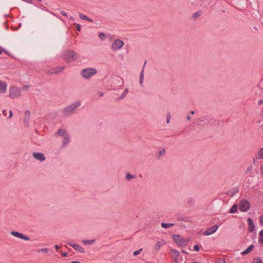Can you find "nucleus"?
Returning a JSON list of instances; mask_svg holds the SVG:
<instances>
[{"label": "nucleus", "mask_w": 263, "mask_h": 263, "mask_svg": "<svg viewBox=\"0 0 263 263\" xmlns=\"http://www.w3.org/2000/svg\"><path fill=\"white\" fill-rule=\"evenodd\" d=\"M63 57L64 60L67 62H70L77 60L79 54L72 50H67L64 52Z\"/></svg>", "instance_id": "1"}, {"label": "nucleus", "mask_w": 263, "mask_h": 263, "mask_svg": "<svg viewBox=\"0 0 263 263\" xmlns=\"http://www.w3.org/2000/svg\"><path fill=\"white\" fill-rule=\"evenodd\" d=\"M172 238L174 242L179 246L183 247L186 245L190 239L186 240L182 236L178 234H173Z\"/></svg>", "instance_id": "2"}, {"label": "nucleus", "mask_w": 263, "mask_h": 263, "mask_svg": "<svg viewBox=\"0 0 263 263\" xmlns=\"http://www.w3.org/2000/svg\"><path fill=\"white\" fill-rule=\"evenodd\" d=\"M97 72L96 69L93 68H87L81 71V74L84 78L87 79L94 76Z\"/></svg>", "instance_id": "3"}, {"label": "nucleus", "mask_w": 263, "mask_h": 263, "mask_svg": "<svg viewBox=\"0 0 263 263\" xmlns=\"http://www.w3.org/2000/svg\"><path fill=\"white\" fill-rule=\"evenodd\" d=\"M80 105V103L79 102H75L73 104H72L64 109L63 112L66 115H69L71 114L76 108L79 107Z\"/></svg>", "instance_id": "4"}, {"label": "nucleus", "mask_w": 263, "mask_h": 263, "mask_svg": "<svg viewBox=\"0 0 263 263\" xmlns=\"http://www.w3.org/2000/svg\"><path fill=\"white\" fill-rule=\"evenodd\" d=\"M250 208V203L248 200L243 199L240 201L239 209L241 212H247Z\"/></svg>", "instance_id": "5"}, {"label": "nucleus", "mask_w": 263, "mask_h": 263, "mask_svg": "<svg viewBox=\"0 0 263 263\" xmlns=\"http://www.w3.org/2000/svg\"><path fill=\"white\" fill-rule=\"evenodd\" d=\"M20 96L21 91L17 87H12L10 88L9 96L11 98H16L20 97Z\"/></svg>", "instance_id": "6"}, {"label": "nucleus", "mask_w": 263, "mask_h": 263, "mask_svg": "<svg viewBox=\"0 0 263 263\" xmlns=\"http://www.w3.org/2000/svg\"><path fill=\"white\" fill-rule=\"evenodd\" d=\"M124 45V42L119 39H117L112 43L111 47L114 50H118L122 48Z\"/></svg>", "instance_id": "7"}, {"label": "nucleus", "mask_w": 263, "mask_h": 263, "mask_svg": "<svg viewBox=\"0 0 263 263\" xmlns=\"http://www.w3.org/2000/svg\"><path fill=\"white\" fill-rule=\"evenodd\" d=\"M11 234L15 237L19 238L24 240L28 241L30 240V238L28 236L24 235L23 234L17 231H11Z\"/></svg>", "instance_id": "8"}, {"label": "nucleus", "mask_w": 263, "mask_h": 263, "mask_svg": "<svg viewBox=\"0 0 263 263\" xmlns=\"http://www.w3.org/2000/svg\"><path fill=\"white\" fill-rule=\"evenodd\" d=\"M218 228V226L217 224L213 226V227L207 229L203 233V235L208 236L211 235L215 233Z\"/></svg>", "instance_id": "9"}, {"label": "nucleus", "mask_w": 263, "mask_h": 263, "mask_svg": "<svg viewBox=\"0 0 263 263\" xmlns=\"http://www.w3.org/2000/svg\"><path fill=\"white\" fill-rule=\"evenodd\" d=\"M248 224V231L250 233L253 232L255 230V224L253 220L250 217L247 219Z\"/></svg>", "instance_id": "10"}, {"label": "nucleus", "mask_w": 263, "mask_h": 263, "mask_svg": "<svg viewBox=\"0 0 263 263\" xmlns=\"http://www.w3.org/2000/svg\"><path fill=\"white\" fill-rule=\"evenodd\" d=\"M33 156L35 159L41 162L43 161L45 159L44 155L41 153H33Z\"/></svg>", "instance_id": "11"}, {"label": "nucleus", "mask_w": 263, "mask_h": 263, "mask_svg": "<svg viewBox=\"0 0 263 263\" xmlns=\"http://www.w3.org/2000/svg\"><path fill=\"white\" fill-rule=\"evenodd\" d=\"M30 116V112L29 110H27L25 112V117L24 118V122L25 125L28 126L29 125V119Z\"/></svg>", "instance_id": "12"}, {"label": "nucleus", "mask_w": 263, "mask_h": 263, "mask_svg": "<svg viewBox=\"0 0 263 263\" xmlns=\"http://www.w3.org/2000/svg\"><path fill=\"white\" fill-rule=\"evenodd\" d=\"M166 243L165 240H162V241H158L154 246V250L157 252L159 250L160 248L164 245Z\"/></svg>", "instance_id": "13"}, {"label": "nucleus", "mask_w": 263, "mask_h": 263, "mask_svg": "<svg viewBox=\"0 0 263 263\" xmlns=\"http://www.w3.org/2000/svg\"><path fill=\"white\" fill-rule=\"evenodd\" d=\"M146 63V60L145 61L143 66L142 67V70L140 74V78H139V83L141 85H142L143 79H144V69L145 66V64Z\"/></svg>", "instance_id": "14"}, {"label": "nucleus", "mask_w": 263, "mask_h": 263, "mask_svg": "<svg viewBox=\"0 0 263 263\" xmlns=\"http://www.w3.org/2000/svg\"><path fill=\"white\" fill-rule=\"evenodd\" d=\"M72 247L74 250H76V251H77L81 253H84L85 252L84 249L81 246H80L78 244L72 245Z\"/></svg>", "instance_id": "15"}, {"label": "nucleus", "mask_w": 263, "mask_h": 263, "mask_svg": "<svg viewBox=\"0 0 263 263\" xmlns=\"http://www.w3.org/2000/svg\"><path fill=\"white\" fill-rule=\"evenodd\" d=\"M208 122V119H206L203 117L200 118L198 120V124L199 125H204L207 124Z\"/></svg>", "instance_id": "16"}, {"label": "nucleus", "mask_w": 263, "mask_h": 263, "mask_svg": "<svg viewBox=\"0 0 263 263\" xmlns=\"http://www.w3.org/2000/svg\"><path fill=\"white\" fill-rule=\"evenodd\" d=\"M68 135L66 130L63 129H59L55 133V136L59 135L62 137H65Z\"/></svg>", "instance_id": "17"}, {"label": "nucleus", "mask_w": 263, "mask_h": 263, "mask_svg": "<svg viewBox=\"0 0 263 263\" xmlns=\"http://www.w3.org/2000/svg\"><path fill=\"white\" fill-rule=\"evenodd\" d=\"M7 89V85L5 83L0 80V92H5Z\"/></svg>", "instance_id": "18"}, {"label": "nucleus", "mask_w": 263, "mask_h": 263, "mask_svg": "<svg viewBox=\"0 0 263 263\" xmlns=\"http://www.w3.org/2000/svg\"><path fill=\"white\" fill-rule=\"evenodd\" d=\"M254 248L253 245H250L246 250L241 252V254L243 255L248 254L252 251Z\"/></svg>", "instance_id": "19"}, {"label": "nucleus", "mask_w": 263, "mask_h": 263, "mask_svg": "<svg viewBox=\"0 0 263 263\" xmlns=\"http://www.w3.org/2000/svg\"><path fill=\"white\" fill-rule=\"evenodd\" d=\"M79 17L81 19L83 20H85V21H87L88 22H92V20L90 18H89V17H88L86 15L81 13H79Z\"/></svg>", "instance_id": "20"}, {"label": "nucleus", "mask_w": 263, "mask_h": 263, "mask_svg": "<svg viewBox=\"0 0 263 263\" xmlns=\"http://www.w3.org/2000/svg\"><path fill=\"white\" fill-rule=\"evenodd\" d=\"M237 210H238L237 204H234L232 205L231 208L230 209L229 213L231 214L235 213L237 211Z\"/></svg>", "instance_id": "21"}, {"label": "nucleus", "mask_w": 263, "mask_h": 263, "mask_svg": "<svg viewBox=\"0 0 263 263\" xmlns=\"http://www.w3.org/2000/svg\"><path fill=\"white\" fill-rule=\"evenodd\" d=\"M174 225H175V224L173 223H167L162 222L161 224V227L163 228H165V229L169 228L171 227L174 226Z\"/></svg>", "instance_id": "22"}, {"label": "nucleus", "mask_w": 263, "mask_h": 263, "mask_svg": "<svg viewBox=\"0 0 263 263\" xmlns=\"http://www.w3.org/2000/svg\"><path fill=\"white\" fill-rule=\"evenodd\" d=\"M95 242V239H91V240H82V243L84 245H91L94 243Z\"/></svg>", "instance_id": "23"}, {"label": "nucleus", "mask_w": 263, "mask_h": 263, "mask_svg": "<svg viewBox=\"0 0 263 263\" xmlns=\"http://www.w3.org/2000/svg\"><path fill=\"white\" fill-rule=\"evenodd\" d=\"M258 241L260 244H263V229L259 233Z\"/></svg>", "instance_id": "24"}, {"label": "nucleus", "mask_w": 263, "mask_h": 263, "mask_svg": "<svg viewBox=\"0 0 263 263\" xmlns=\"http://www.w3.org/2000/svg\"><path fill=\"white\" fill-rule=\"evenodd\" d=\"M69 136L68 135H66V136L64 137V139L63 140V145H66L67 144L69 141Z\"/></svg>", "instance_id": "25"}, {"label": "nucleus", "mask_w": 263, "mask_h": 263, "mask_svg": "<svg viewBox=\"0 0 263 263\" xmlns=\"http://www.w3.org/2000/svg\"><path fill=\"white\" fill-rule=\"evenodd\" d=\"M64 69H65V67L64 66L57 67H56L55 71H54V73H58L62 72L63 71Z\"/></svg>", "instance_id": "26"}, {"label": "nucleus", "mask_w": 263, "mask_h": 263, "mask_svg": "<svg viewBox=\"0 0 263 263\" xmlns=\"http://www.w3.org/2000/svg\"><path fill=\"white\" fill-rule=\"evenodd\" d=\"M171 253L173 256L175 257V258H177L179 255V251H177L175 249H172L171 250Z\"/></svg>", "instance_id": "27"}, {"label": "nucleus", "mask_w": 263, "mask_h": 263, "mask_svg": "<svg viewBox=\"0 0 263 263\" xmlns=\"http://www.w3.org/2000/svg\"><path fill=\"white\" fill-rule=\"evenodd\" d=\"M252 263H263L260 257H254L253 259Z\"/></svg>", "instance_id": "28"}, {"label": "nucleus", "mask_w": 263, "mask_h": 263, "mask_svg": "<svg viewBox=\"0 0 263 263\" xmlns=\"http://www.w3.org/2000/svg\"><path fill=\"white\" fill-rule=\"evenodd\" d=\"M201 14H202L201 11H198L193 14V17L194 18H196L199 17Z\"/></svg>", "instance_id": "29"}, {"label": "nucleus", "mask_w": 263, "mask_h": 263, "mask_svg": "<svg viewBox=\"0 0 263 263\" xmlns=\"http://www.w3.org/2000/svg\"><path fill=\"white\" fill-rule=\"evenodd\" d=\"M128 90L127 88L125 89L124 91H123V93L122 94V95L120 97V98L121 99H124L126 97L127 93H128Z\"/></svg>", "instance_id": "30"}, {"label": "nucleus", "mask_w": 263, "mask_h": 263, "mask_svg": "<svg viewBox=\"0 0 263 263\" xmlns=\"http://www.w3.org/2000/svg\"><path fill=\"white\" fill-rule=\"evenodd\" d=\"M239 190L238 188H234L233 189V191L231 192L230 196L231 197H233L236 193H238Z\"/></svg>", "instance_id": "31"}, {"label": "nucleus", "mask_w": 263, "mask_h": 263, "mask_svg": "<svg viewBox=\"0 0 263 263\" xmlns=\"http://www.w3.org/2000/svg\"><path fill=\"white\" fill-rule=\"evenodd\" d=\"M135 178H136V176L131 175L130 174H129L128 173L126 174V179L127 180H130L131 179Z\"/></svg>", "instance_id": "32"}, {"label": "nucleus", "mask_w": 263, "mask_h": 263, "mask_svg": "<svg viewBox=\"0 0 263 263\" xmlns=\"http://www.w3.org/2000/svg\"><path fill=\"white\" fill-rule=\"evenodd\" d=\"M258 155L259 159H263V147L259 151Z\"/></svg>", "instance_id": "33"}, {"label": "nucleus", "mask_w": 263, "mask_h": 263, "mask_svg": "<svg viewBox=\"0 0 263 263\" xmlns=\"http://www.w3.org/2000/svg\"><path fill=\"white\" fill-rule=\"evenodd\" d=\"M98 36L101 40H104L105 39V34L103 32H101L99 34Z\"/></svg>", "instance_id": "34"}, {"label": "nucleus", "mask_w": 263, "mask_h": 263, "mask_svg": "<svg viewBox=\"0 0 263 263\" xmlns=\"http://www.w3.org/2000/svg\"><path fill=\"white\" fill-rule=\"evenodd\" d=\"M142 251V249L141 248V249H139L138 250L134 251L133 253V254H134V255L136 256V255L139 254Z\"/></svg>", "instance_id": "35"}, {"label": "nucleus", "mask_w": 263, "mask_h": 263, "mask_svg": "<svg viewBox=\"0 0 263 263\" xmlns=\"http://www.w3.org/2000/svg\"><path fill=\"white\" fill-rule=\"evenodd\" d=\"M259 221L260 224L263 226V215H260L259 217Z\"/></svg>", "instance_id": "36"}, {"label": "nucleus", "mask_w": 263, "mask_h": 263, "mask_svg": "<svg viewBox=\"0 0 263 263\" xmlns=\"http://www.w3.org/2000/svg\"><path fill=\"white\" fill-rule=\"evenodd\" d=\"M194 201L192 198L187 199V203L189 205H192L193 204Z\"/></svg>", "instance_id": "37"}, {"label": "nucleus", "mask_w": 263, "mask_h": 263, "mask_svg": "<svg viewBox=\"0 0 263 263\" xmlns=\"http://www.w3.org/2000/svg\"><path fill=\"white\" fill-rule=\"evenodd\" d=\"M194 249L196 251H199L200 250V246L198 245H196L194 246Z\"/></svg>", "instance_id": "38"}, {"label": "nucleus", "mask_w": 263, "mask_h": 263, "mask_svg": "<svg viewBox=\"0 0 263 263\" xmlns=\"http://www.w3.org/2000/svg\"><path fill=\"white\" fill-rule=\"evenodd\" d=\"M170 119H171V114L168 112L167 115V119H166L167 123H168L170 122Z\"/></svg>", "instance_id": "39"}, {"label": "nucleus", "mask_w": 263, "mask_h": 263, "mask_svg": "<svg viewBox=\"0 0 263 263\" xmlns=\"http://www.w3.org/2000/svg\"><path fill=\"white\" fill-rule=\"evenodd\" d=\"M40 251L43 252H47L48 251V249L47 248H43L37 250V252Z\"/></svg>", "instance_id": "40"}, {"label": "nucleus", "mask_w": 263, "mask_h": 263, "mask_svg": "<svg viewBox=\"0 0 263 263\" xmlns=\"http://www.w3.org/2000/svg\"><path fill=\"white\" fill-rule=\"evenodd\" d=\"M74 24L77 26V30L78 31H80L81 29V25L79 24H76V23H75Z\"/></svg>", "instance_id": "41"}, {"label": "nucleus", "mask_w": 263, "mask_h": 263, "mask_svg": "<svg viewBox=\"0 0 263 263\" xmlns=\"http://www.w3.org/2000/svg\"><path fill=\"white\" fill-rule=\"evenodd\" d=\"M252 171V166H249L246 171V173L248 174L250 172Z\"/></svg>", "instance_id": "42"}, {"label": "nucleus", "mask_w": 263, "mask_h": 263, "mask_svg": "<svg viewBox=\"0 0 263 263\" xmlns=\"http://www.w3.org/2000/svg\"><path fill=\"white\" fill-rule=\"evenodd\" d=\"M165 154V149L161 150L159 151V155L162 156Z\"/></svg>", "instance_id": "43"}, {"label": "nucleus", "mask_w": 263, "mask_h": 263, "mask_svg": "<svg viewBox=\"0 0 263 263\" xmlns=\"http://www.w3.org/2000/svg\"><path fill=\"white\" fill-rule=\"evenodd\" d=\"M60 13L63 15V16H67V13L64 11H61L60 12Z\"/></svg>", "instance_id": "44"}, {"label": "nucleus", "mask_w": 263, "mask_h": 263, "mask_svg": "<svg viewBox=\"0 0 263 263\" xmlns=\"http://www.w3.org/2000/svg\"><path fill=\"white\" fill-rule=\"evenodd\" d=\"M61 256L63 257H67L68 256L67 253L66 252H63L61 254Z\"/></svg>", "instance_id": "45"}, {"label": "nucleus", "mask_w": 263, "mask_h": 263, "mask_svg": "<svg viewBox=\"0 0 263 263\" xmlns=\"http://www.w3.org/2000/svg\"><path fill=\"white\" fill-rule=\"evenodd\" d=\"M263 104V100L262 99H261V100H259L258 101V105H261Z\"/></svg>", "instance_id": "46"}, {"label": "nucleus", "mask_w": 263, "mask_h": 263, "mask_svg": "<svg viewBox=\"0 0 263 263\" xmlns=\"http://www.w3.org/2000/svg\"><path fill=\"white\" fill-rule=\"evenodd\" d=\"M219 263H226L225 259L222 258L221 260H219Z\"/></svg>", "instance_id": "47"}, {"label": "nucleus", "mask_w": 263, "mask_h": 263, "mask_svg": "<svg viewBox=\"0 0 263 263\" xmlns=\"http://www.w3.org/2000/svg\"><path fill=\"white\" fill-rule=\"evenodd\" d=\"M23 1L24 2H25L29 3V4H32V0H23Z\"/></svg>", "instance_id": "48"}, {"label": "nucleus", "mask_w": 263, "mask_h": 263, "mask_svg": "<svg viewBox=\"0 0 263 263\" xmlns=\"http://www.w3.org/2000/svg\"><path fill=\"white\" fill-rule=\"evenodd\" d=\"M9 112V118H10L12 117V116L13 115V113H12V111L11 110H10Z\"/></svg>", "instance_id": "49"}, {"label": "nucleus", "mask_w": 263, "mask_h": 263, "mask_svg": "<svg viewBox=\"0 0 263 263\" xmlns=\"http://www.w3.org/2000/svg\"><path fill=\"white\" fill-rule=\"evenodd\" d=\"M261 173L263 174V165H261L260 167Z\"/></svg>", "instance_id": "50"}, {"label": "nucleus", "mask_w": 263, "mask_h": 263, "mask_svg": "<svg viewBox=\"0 0 263 263\" xmlns=\"http://www.w3.org/2000/svg\"><path fill=\"white\" fill-rule=\"evenodd\" d=\"M54 248L56 249V250L58 251V250H59V246L58 245H55L54 246Z\"/></svg>", "instance_id": "51"}, {"label": "nucleus", "mask_w": 263, "mask_h": 263, "mask_svg": "<svg viewBox=\"0 0 263 263\" xmlns=\"http://www.w3.org/2000/svg\"><path fill=\"white\" fill-rule=\"evenodd\" d=\"M99 95L100 97H102L103 96V93L101 91H99Z\"/></svg>", "instance_id": "52"}, {"label": "nucleus", "mask_w": 263, "mask_h": 263, "mask_svg": "<svg viewBox=\"0 0 263 263\" xmlns=\"http://www.w3.org/2000/svg\"><path fill=\"white\" fill-rule=\"evenodd\" d=\"M172 263H178V259L177 258H174V261Z\"/></svg>", "instance_id": "53"}, {"label": "nucleus", "mask_w": 263, "mask_h": 263, "mask_svg": "<svg viewBox=\"0 0 263 263\" xmlns=\"http://www.w3.org/2000/svg\"><path fill=\"white\" fill-rule=\"evenodd\" d=\"M70 263H81V262L80 261H72L70 262Z\"/></svg>", "instance_id": "54"}, {"label": "nucleus", "mask_w": 263, "mask_h": 263, "mask_svg": "<svg viewBox=\"0 0 263 263\" xmlns=\"http://www.w3.org/2000/svg\"><path fill=\"white\" fill-rule=\"evenodd\" d=\"M67 244L68 245H69L70 246L72 247V245H76V243H72L68 242Z\"/></svg>", "instance_id": "55"}, {"label": "nucleus", "mask_w": 263, "mask_h": 263, "mask_svg": "<svg viewBox=\"0 0 263 263\" xmlns=\"http://www.w3.org/2000/svg\"><path fill=\"white\" fill-rule=\"evenodd\" d=\"M191 119V117L190 116L187 117V120L190 121Z\"/></svg>", "instance_id": "56"}, {"label": "nucleus", "mask_w": 263, "mask_h": 263, "mask_svg": "<svg viewBox=\"0 0 263 263\" xmlns=\"http://www.w3.org/2000/svg\"><path fill=\"white\" fill-rule=\"evenodd\" d=\"M3 114H4V115H5V116H6V110H4L3 111Z\"/></svg>", "instance_id": "57"}, {"label": "nucleus", "mask_w": 263, "mask_h": 263, "mask_svg": "<svg viewBox=\"0 0 263 263\" xmlns=\"http://www.w3.org/2000/svg\"><path fill=\"white\" fill-rule=\"evenodd\" d=\"M70 20H72V21H74V17L73 16H71V17H70Z\"/></svg>", "instance_id": "58"}, {"label": "nucleus", "mask_w": 263, "mask_h": 263, "mask_svg": "<svg viewBox=\"0 0 263 263\" xmlns=\"http://www.w3.org/2000/svg\"><path fill=\"white\" fill-rule=\"evenodd\" d=\"M190 113L192 114V115H194L195 114V111H191L190 112Z\"/></svg>", "instance_id": "59"}, {"label": "nucleus", "mask_w": 263, "mask_h": 263, "mask_svg": "<svg viewBox=\"0 0 263 263\" xmlns=\"http://www.w3.org/2000/svg\"><path fill=\"white\" fill-rule=\"evenodd\" d=\"M28 87V85H26V86H25L24 87V88L25 89H26V88H27Z\"/></svg>", "instance_id": "60"}, {"label": "nucleus", "mask_w": 263, "mask_h": 263, "mask_svg": "<svg viewBox=\"0 0 263 263\" xmlns=\"http://www.w3.org/2000/svg\"><path fill=\"white\" fill-rule=\"evenodd\" d=\"M2 53V49H0V54H1Z\"/></svg>", "instance_id": "61"}, {"label": "nucleus", "mask_w": 263, "mask_h": 263, "mask_svg": "<svg viewBox=\"0 0 263 263\" xmlns=\"http://www.w3.org/2000/svg\"><path fill=\"white\" fill-rule=\"evenodd\" d=\"M192 263H199V262H197V261H194V262H192Z\"/></svg>", "instance_id": "62"}, {"label": "nucleus", "mask_w": 263, "mask_h": 263, "mask_svg": "<svg viewBox=\"0 0 263 263\" xmlns=\"http://www.w3.org/2000/svg\"><path fill=\"white\" fill-rule=\"evenodd\" d=\"M182 252L184 253H186V252L185 251L182 250Z\"/></svg>", "instance_id": "63"}]
</instances>
